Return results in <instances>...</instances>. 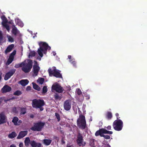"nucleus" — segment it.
I'll use <instances>...</instances> for the list:
<instances>
[{
	"label": "nucleus",
	"instance_id": "32",
	"mask_svg": "<svg viewBox=\"0 0 147 147\" xmlns=\"http://www.w3.org/2000/svg\"><path fill=\"white\" fill-rule=\"evenodd\" d=\"M103 133L104 134H112L113 132L112 131H108L105 129L103 128Z\"/></svg>",
	"mask_w": 147,
	"mask_h": 147
},
{
	"label": "nucleus",
	"instance_id": "58",
	"mask_svg": "<svg viewBox=\"0 0 147 147\" xmlns=\"http://www.w3.org/2000/svg\"><path fill=\"white\" fill-rule=\"evenodd\" d=\"M14 98H15L14 97H13L11 98H9V99H10V100H11L13 99Z\"/></svg>",
	"mask_w": 147,
	"mask_h": 147
},
{
	"label": "nucleus",
	"instance_id": "43",
	"mask_svg": "<svg viewBox=\"0 0 147 147\" xmlns=\"http://www.w3.org/2000/svg\"><path fill=\"white\" fill-rule=\"evenodd\" d=\"M23 63V62H22V63H21L20 64L16 65H15V66L14 67L16 68H18L19 67H22V64Z\"/></svg>",
	"mask_w": 147,
	"mask_h": 147
},
{
	"label": "nucleus",
	"instance_id": "49",
	"mask_svg": "<svg viewBox=\"0 0 147 147\" xmlns=\"http://www.w3.org/2000/svg\"><path fill=\"white\" fill-rule=\"evenodd\" d=\"M111 126L110 125H109L107 127V129L109 130L111 129Z\"/></svg>",
	"mask_w": 147,
	"mask_h": 147
},
{
	"label": "nucleus",
	"instance_id": "2",
	"mask_svg": "<svg viewBox=\"0 0 147 147\" xmlns=\"http://www.w3.org/2000/svg\"><path fill=\"white\" fill-rule=\"evenodd\" d=\"M32 104L33 108L39 109L40 111H42L44 109L43 106L45 105V104L43 100L34 99L32 100Z\"/></svg>",
	"mask_w": 147,
	"mask_h": 147
},
{
	"label": "nucleus",
	"instance_id": "39",
	"mask_svg": "<svg viewBox=\"0 0 147 147\" xmlns=\"http://www.w3.org/2000/svg\"><path fill=\"white\" fill-rule=\"evenodd\" d=\"M55 116L57 119L58 121H59L60 120V117L59 115L57 113H55Z\"/></svg>",
	"mask_w": 147,
	"mask_h": 147
},
{
	"label": "nucleus",
	"instance_id": "5",
	"mask_svg": "<svg viewBox=\"0 0 147 147\" xmlns=\"http://www.w3.org/2000/svg\"><path fill=\"white\" fill-rule=\"evenodd\" d=\"M113 126L116 131H119L121 130L123 127V123L121 119L116 120L113 123Z\"/></svg>",
	"mask_w": 147,
	"mask_h": 147
},
{
	"label": "nucleus",
	"instance_id": "31",
	"mask_svg": "<svg viewBox=\"0 0 147 147\" xmlns=\"http://www.w3.org/2000/svg\"><path fill=\"white\" fill-rule=\"evenodd\" d=\"M2 24L3 26H4L6 29L9 30V25L6 23V22H2Z\"/></svg>",
	"mask_w": 147,
	"mask_h": 147
},
{
	"label": "nucleus",
	"instance_id": "33",
	"mask_svg": "<svg viewBox=\"0 0 147 147\" xmlns=\"http://www.w3.org/2000/svg\"><path fill=\"white\" fill-rule=\"evenodd\" d=\"M44 80V79L43 78H38V81L40 84H42L43 83Z\"/></svg>",
	"mask_w": 147,
	"mask_h": 147
},
{
	"label": "nucleus",
	"instance_id": "22",
	"mask_svg": "<svg viewBox=\"0 0 147 147\" xmlns=\"http://www.w3.org/2000/svg\"><path fill=\"white\" fill-rule=\"evenodd\" d=\"M31 141L29 137H26L24 140L25 145L26 146H28L29 145V144H30Z\"/></svg>",
	"mask_w": 147,
	"mask_h": 147
},
{
	"label": "nucleus",
	"instance_id": "1",
	"mask_svg": "<svg viewBox=\"0 0 147 147\" xmlns=\"http://www.w3.org/2000/svg\"><path fill=\"white\" fill-rule=\"evenodd\" d=\"M39 45L40 47L38 50L37 52L38 54L42 57L43 56L42 53L46 54L47 50H50L51 48L46 42H40L39 43Z\"/></svg>",
	"mask_w": 147,
	"mask_h": 147
},
{
	"label": "nucleus",
	"instance_id": "26",
	"mask_svg": "<svg viewBox=\"0 0 147 147\" xmlns=\"http://www.w3.org/2000/svg\"><path fill=\"white\" fill-rule=\"evenodd\" d=\"M18 118L17 117H13L12 122L14 123L15 125H17L18 124L17 122L18 121Z\"/></svg>",
	"mask_w": 147,
	"mask_h": 147
},
{
	"label": "nucleus",
	"instance_id": "20",
	"mask_svg": "<svg viewBox=\"0 0 147 147\" xmlns=\"http://www.w3.org/2000/svg\"><path fill=\"white\" fill-rule=\"evenodd\" d=\"M14 47V45L11 44L9 46L5 51V53H7L11 51Z\"/></svg>",
	"mask_w": 147,
	"mask_h": 147
},
{
	"label": "nucleus",
	"instance_id": "57",
	"mask_svg": "<svg viewBox=\"0 0 147 147\" xmlns=\"http://www.w3.org/2000/svg\"><path fill=\"white\" fill-rule=\"evenodd\" d=\"M2 79L1 74H0V81Z\"/></svg>",
	"mask_w": 147,
	"mask_h": 147
},
{
	"label": "nucleus",
	"instance_id": "60",
	"mask_svg": "<svg viewBox=\"0 0 147 147\" xmlns=\"http://www.w3.org/2000/svg\"><path fill=\"white\" fill-rule=\"evenodd\" d=\"M2 18H3L4 19H5L6 20H7V18L5 16H3V17H2Z\"/></svg>",
	"mask_w": 147,
	"mask_h": 147
},
{
	"label": "nucleus",
	"instance_id": "24",
	"mask_svg": "<svg viewBox=\"0 0 147 147\" xmlns=\"http://www.w3.org/2000/svg\"><path fill=\"white\" fill-rule=\"evenodd\" d=\"M16 136L17 134L16 132L13 131L8 135V137L10 138H13L16 137Z\"/></svg>",
	"mask_w": 147,
	"mask_h": 147
},
{
	"label": "nucleus",
	"instance_id": "55",
	"mask_svg": "<svg viewBox=\"0 0 147 147\" xmlns=\"http://www.w3.org/2000/svg\"><path fill=\"white\" fill-rule=\"evenodd\" d=\"M10 147H15V146L14 145L12 144L10 146Z\"/></svg>",
	"mask_w": 147,
	"mask_h": 147
},
{
	"label": "nucleus",
	"instance_id": "53",
	"mask_svg": "<svg viewBox=\"0 0 147 147\" xmlns=\"http://www.w3.org/2000/svg\"><path fill=\"white\" fill-rule=\"evenodd\" d=\"M38 146H41L42 145L40 143H37Z\"/></svg>",
	"mask_w": 147,
	"mask_h": 147
},
{
	"label": "nucleus",
	"instance_id": "15",
	"mask_svg": "<svg viewBox=\"0 0 147 147\" xmlns=\"http://www.w3.org/2000/svg\"><path fill=\"white\" fill-rule=\"evenodd\" d=\"M27 131H21L20 132L17 138V139H20L25 136L27 134Z\"/></svg>",
	"mask_w": 147,
	"mask_h": 147
},
{
	"label": "nucleus",
	"instance_id": "14",
	"mask_svg": "<svg viewBox=\"0 0 147 147\" xmlns=\"http://www.w3.org/2000/svg\"><path fill=\"white\" fill-rule=\"evenodd\" d=\"M11 90V88L7 85H5L1 89L2 92L3 93L10 92Z\"/></svg>",
	"mask_w": 147,
	"mask_h": 147
},
{
	"label": "nucleus",
	"instance_id": "19",
	"mask_svg": "<svg viewBox=\"0 0 147 147\" xmlns=\"http://www.w3.org/2000/svg\"><path fill=\"white\" fill-rule=\"evenodd\" d=\"M55 99L56 100H60L62 98V95L58 93H56L54 95Z\"/></svg>",
	"mask_w": 147,
	"mask_h": 147
},
{
	"label": "nucleus",
	"instance_id": "44",
	"mask_svg": "<svg viewBox=\"0 0 147 147\" xmlns=\"http://www.w3.org/2000/svg\"><path fill=\"white\" fill-rule=\"evenodd\" d=\"M31 87L30 86H27L26 88V90L27 91H29L31 90Z\"/></svg>",
	"mask_w": 147,
	"mask_h": 147
},
{
	"label": "nucleus",
	"instance_id": "47",
	"mask_svg": "<svg viewBox=\"0 0 147 147\" xmlns=\"http://www.w3.org/2000/svg\"><path fill=\"white\" fill-rule=\"evenodd\" d=\"M61 142L62 144H65V142L64 141L63 138H62L61 139Z\"/></svg>",
	"mask_w": 147,
	"mask_h": 147
},
{
	"label": "nucleus",
	"instance_id": "56",
	"mask_svg": "<svg viewBox=\"0 0 147 147\" xmlns=\"http://www.w3.org/2000/svg\"><path fill=\"white\" fill-rule=\"evenodd\" d=\"M53 55H54V56H55L56 54V53L55 52H53Z\"/></svg>",
	"mask_w": 147,
	"mask_h": 147
},
{
	"label": "nucleus",
	"instance_id": "23",
	"mask_svg": "<svg viewBox=\"0 0 147 147\" xmlns=\"http://www.w3.org/2000/svg\"><path fill=\"white\" fill-rule=\"evenodd\" d=\"M52 140L50 139H44L43 140V143L45 145L48 146L51 143Z\"/></svg>",
	"mask_w": 147,
	"mask_h": 147
},
{
	"label": "nucleus",
	"instance_id": "37",
	"mask_svg": "<svg viewBox=\"0 0 147 147\" xmlns=\"http://www.w3.org/2000/svg\"><path fill=\"white\" fill-rule=\"evenodd\" d=\"M3 36L1 31H0V44L3 40Z\"/></svg>",
	"mask_w": 147,
	"mask_h": 147
},
{
	"label": "nucleus",
	"instance_id": "6",
	"mask_svg": "<svg viewBox=\"0 0 147 147\" xmlns=\"http://www.w3.org/2000/svg\"><path fill=\"white\" fill-rule=\"evenodd\" d=\"M53 69H52L51 68H49L48 70V71L50 76H53L57 78H62V75L59 72L58 70L56 69L55 67H53Z\"/></svg>",
	"mask_w": 147,
	"mask_h": 147
},
{
	"label": "nucleus",
	"instance_id": "30",
	"mask_svg": "<svg viewBox=\"0 0 147 147\" xmlns=\"http://www.w3.org/2000/svg\"><path fill=\"white\" fill-rule=\"evenodd\" d=\"M69 61L73 65L74 67H77L76 63L74 59L73 58L72 59L69 60Z\"/></svg>",
	"mask_w": 147,
	"mask_h": 147
},
{
	"label": "nucleus",
	"instance_id": "42",
	"mask_svg": "<svg viewBox=\"0 0 147 147\" xmlns=\"http://www.w3.org/2000/svg\"><path fill=\"white\" fill-rule=\"evenodd\" d=\"M102 137L104 138L105 139H109L110 138L109 136L108 135H105L104 134H103Z\"/></svg>",
	"mask_w": 147,
	"mask_h": 147
},
{
	"label": "nucleus",
	"instance_id": "41",
	"mask_svg": "<svg viewBox=\"0 0 147 147\" xmlns=\"http://www.w3.org/2000/svg\"><path fill=\"white\" fill-rule=\"evenodd\" d=\"M8 41L10 42H14V39L13 38H12L10 36H8Z\"/></svg>",
	"mask_w": 147,
	"mask_h": 147
},
{
	"label": "nucleus",
	"instance_id": "21",
	"mask_svg": "<svg viewBox=\"0 0 147 147\" xmlns=\"http://www.w3.org/2000/svg\"><path fill=\"white\" fill-rule=\"evenodd\" d=\"M112 117V115L110 112H107L105 115V117L108 120H110Z\"/></svg>",
	"mask_w": 147,
	"mask_h": 147
},
{
	"label": "nucleus",
	"instance_id": "11",
	"mask_svg": "<svg viewBox=\"0 0 147 147\" xmlns=\"http://www.w3.org/2000/svg\"><path fill=\"white\" fill-rule=\"evenodd\" d=\"M16 69H12L9 72L6 73L4 79L5 80H7L15 73Z\"/></svg>",
	"mask_w": 147,
	"mask_h": 147
},
{
	"label": "nucleus",
	"instance_id": "54",
	"mask_svg": "<svg viewBox=\"0 0 147 147\" xmlns=\"http://www.w3.org/2000/svg\"><path fill=\"white\" fill-rule=\"evenodd\" d=\"M10 100V99H5L4 100V101L5 102H7V101H9Z\"/></svg>",
	"mask_w": 147,
	"mask_h": 147
},
{
	"label": "nucleus",
	"instance_id": "29",
	"mask_svg": "<svg viewBox=\"0 0 147 147\" xmlns=\"http://www.w3.org/2000/svg\"><path fill=\"white\" fill-rule=\"evenodd\" d=\"M14 58L9 56V58L7 60L6 65H8L10 64L12 62Z\"/></svg>",
	"mask_w": 147,
	"mask_h": 147
},
{
	"label": "nucleus",
	"instance_id": "36",
	"mask_svg": "<svg viewBox=\"0 0 147 147\" xmlns=\"http://www.w3.org/2000/svg\"><path fill=\"white\" fill-rule=\"evenodd\" d=\"M42 93L45 94L47 91V89L46 86H44L42 88Z\"/></svg>",
	"mask_w": 147,
	"mask_h": 147
},
{
	"label": "nucleus",
	"instance_id": "28",
	"mask_svg": "<svg viewBox=\"0 0 147 147\" xmlns=\"http://www.w3.org/2000/svg\"><path fill=\"white\" fill-rule=\"evenodd\" d=\"M20 112L21 115L25 114L26 112V108L24 107L21 108Z\"/></svg>",
	"mask_w": 147,
	"mask_h": 147
},
{
	"label": "nucleus",
	"instance_id": "10",
	"mask_svg": "<svg viewBox=\"0 0 147 147\" xmlns=\"http://www.w3.org/2000/svg\"><path fill=\"white\" fill-rule=\"evenodd\" d=\"M52 88L53 90L59 93H62L64 90L63 88L58 84L53 85Z\"/></svg>",
	"mask_w": 147,
	"mask_h": 147
},
{
	"label": "nucleus",
	"instance_id": "38",
	"mask_svg": "<svg viewBox=\"0 0 147 147\" xmlns=\"http://www.w3.org/2000/svg\"><path fill=\"white\" fill-rule=\"evenodd\" d=\"M16 51L14 50L13 51V52L11 53L9 56L13 58H14V56L16 55Z\"/></svg>",
	"mask_w": 147,
	"mask_h": 147
},
{
	"label": "nucleus",
	"instance_id": "45",
	"mask_svg": "<svg viewBox=\"0 0 147 147\" xmlns=\"http://www.w3.org/2000/svg\"><path fill=\"white\" fill-rule=\"evenodd\" d=\"M115 116L117 117V120L119 119L120 118V117H119V114L117 113H116L115 114Z\"/></svg>",
	"mask_w": 147,
	"mask_h": 147
},
{
	"label": "nucleus",
	"instance_id": "16",
	"mask_svg": "<svg viewBox=\"0 0 147 147\" xmlns=\"http://www.w3.org/2000/svg\"><path fill=\"white\" fill-rule=\"evenodd\" d=\"M11 32L14 36H16L20 33L19 31L17 29L14 25L13 26Z\"/></svg>",
	"mask_w": 147,
	"mask_h": 147
},
{
	"label": "nucleus",
	"instance_id": "3",
	"mask_svg": "<svg viewBox=\"0 0 147 147\" xmlns=\"http://www.w3.org/2000/svg\"><path fill=\"white\" fill-rule=\"evenodd\" d=\"M77 124L79 128L82 130L85 129L86 127L85 116L82 114L80 115L77 120Z\"/></svg>",
	"mask_w": 147,
	"mask_h": 147
},
{
	"label": "nucleus",
	"instance_id": "8",
	"mask_svg": "<svg viewBox=\"0 0 147 147\" xmlns=\"http://www.w3.org/2000/svg\"><path fill=\"white\" fill-rule=\"evenodd\" d=\"M77 139L76 140L77 143L80 146H84L86 144V142H83L84 139L82 134L80 133H78L77 136Z\"/></svg>",
	"mask_w": 147,
	"mask_h": 147
},
{
	"label": "nucleus",
	"instance_id": "12",
	"mask_svg": "<svg viewBox=\"0 0 147 147\" xmlns=\"http://www.w3.org/2000/svg\"><path fill=\"white\" fill-rule=\"evenodd\" d=\"M7 118L5 115L4 112H2L0 113V125L5 123L6 122Z\"/></svg>",
	"mask_w": 147,
	"mask_h": 147
},
{
	"label": "nucleus",
	"instance_id": "9",
	"mask_svg": "<svg viewBox=\"0 0 147 147\" xmlns=\"http://www.w3.org/2000/svg\"><path fill=\"white\" fill-rule=\"evenodd\" d=\"M34 64L33 66V74L32 76H36L38 74V72L40 70V67L39 66L38 64L36 61H34Z\"/></svg>",
	"mask_w": 147,
	"mask_h": 147
},
{
	"label": "nucleus",
	"instance_id": "50",
	"mask_svg": "<svg viewBox=\"0 0 147 147\" xmlns=\"http://www.w3.org/2000/svg\"><path fill=\"white\" fill-rule=\"evenodd\" d=\"M86 97L87 100H89L90 98V96L89 95H87L86 96Z\"/></svg>",
	"mask_w": 147,
	"mask_h": 147
},
{
	"label": "nucleus",
	"instance_id": "35",
	"mask_svg": "<svg viewBox=\"0 0 147 147\" xmlns=\"http://www.w3.org/2000/svg\"><path fill=\"white\" fill-rule=\"evenodd\" d=\"M35 55V52L34 51H32L30 52L29 55V57L30 58V57H34Z\"/></svg>",
	"mask_w": 147,
	"mask_h": 147
},
{
	"label": "nucleus",
	"instance_id": "40",
	"mask_svg": "<svg viewBox=\"0 0 147 147\" xmlns=\"http://www.w3.org/2000/svg\"><path fill=\"white\" fill-rule=\"evenodd\" d=\"M76 92L77 94L79 95H80L82 94V91L80 88L77 89Z\"/></svg>",
	"mask_w": 147,
	"mask_h": 147
},
{
	"label": "nucleus",
	"instance_id": "7",
	"mask_svg": "<svg viewBox=\"0 0 147 147\" xmlns=\"http://www.w3.org/2000/svg\"><path fill=\"white\" fill-rule=\"evenodd\" d=\"M45 125V123L41 121L34 123L33 126L30 129L34 131H40L42 130Z\"/></svg>",
	"mask_w": 147,
	"mask_h": 147
},
{
	"label": "nucleus",
	"instance_id": "25",
	"mask_svg": "<svg viewBox=\"0 0 147 147\" xmlns=\"http://www.w3.org/2000/svg\"><path fill=\"white\" fill-rule=\"evenodd\" d=\"M32 84L33 85V88L34 89L38 91H39L40 90V88L34 82H32Z\"/></svg>",
	"mask_w": 147,
	"mask_h": 147
},
{
	"label": "nucleus",
	"instance_id": "51",
	"mask_svg": "<svg viewBox=\"0 0 147 147\" xmlns=\"http://www.w3.org/2000/svg\"><path fill=\"white\" fill-rule=\"evenodd\" d=\"M23 144L22 143H20L19 144V147H23Z\"/></svg>",
	"mask_w": 147,
	"mask_h": 147
},
{
	"label": "nucleus",
	"instance_id": "52",
	"mask_svg": "<svg viewBox=\"0 0 147 147\" xmlns=\"http://www.w3.org/2000/svg\"><path fill=\"white\" fill-rule=\"evenodd\" d=\"M68 58L69 59V60L72 59H71V56L70 55H69L68 56Z\"/></svg>",
	"mask_w": 147,
	"mask_h": 147
},
{
	"label": "nucleus",
	"instance_id": "34",
	"mask_svg": "<svg viewBox=\"0 0 147 147\" xmlns=\"http://www.w3.org/2000/svg\"><path fill=\"white\" fill-rule=\"evenodd\" d=\"M22 94V92L21 91L18 90L16 91L13 93V95H14L19 96Z\"/></svg>",
	"mask_w": 147,
	"mask_h": 147
},
{
	"label": "nucleus",
	"instance_id": "61",
	"mask_svg": "<svg viewBox=\"0 0 147 147\" xmlns=\"http://www.w3.org/2000/svg\"><path fill=\"white\" fill-rule=\"evenodd\" d=\"M82 98H83V96H82Z\"/></svg>",
	"mask_w": 147,
	"mask_h": 147
},
{
	"label": "nucleus",
	"instance_id": "17",
	"mask_svg": "<svg viewBox=\"0 0 147 147\" xmlns=\"http://www.w3.org/2000/svg\"><path fill=\"white\" fill-rule=\"evenodd\" d=\"M103 134V128H101L96 131L95 133V135L96 136H100V137H102Z\"/></svg>",
	"mask_w": 147,
	"mask_h": 147
},
{
	"label": "nucleus",
	"instance_id": "4",
	"mask_svg": "<svg viewBox=\"0 0 147 147\" xmlns=\"http://www.w3.org/2000/svg\"><path fill=\"white\" fill-rule=\"evenodd\" d=\"M27 61V63L25 64L23 63V66L22 68V70L25 73L29 72L31 71L32 67V60L28 59Z\"/></svg>",
	"mask_w": 147,
	"mask_h": 147
},
{
	"label": "nucleus",
	"instance_id": "27",
	"mask_svg": "<svg viewBox=\"0 0 147 147\" xmlns=\"http://www.w3.org/2000/svg\"><path fill=\"white\" fill-rule=\"evenodd\" d=\"M30 144L32 147H37L38 146L37 143L34 140L31 141Z\"/></svg>",
	"mask_w": 147,
	"mask_h": 147
},
{
	"label": "nucleus",
	"instance_id": "48",
	"mask_svg": "<svg viewBox=\"0 0 147 147\" xmlns=\"http://www.w3.org/2000/svg\"><path fill=\"white\" fill-rule=\"evenodd\" d=\"M3 100V98L2 97H0V105L1 104V103H2Z\"/></svg>",
	"mask_w": 147,
	"mask_h": 147
},
{
	"label": "nucleus",
	"instance_id": "18",
	"mask_svg": "<svg viewBox=\"0 0 147 147\" xmlns=\"http://www.w3.org/2000/svg\"><path fill=\"white\" fill-rule=\"evenodd\" d=\"M29 82V81L27 79H23L19 81V83L22 86H24L27 85Z\"/></svg>",
	"mask_w": 147,
	"mask_h": 147
},
{
	"label": "nucleus",
	"instance_id": "62",
	"mask_svg": "<svg viewBox=\"0 0 147 147\" xmlns=\"http://www.w3.org/2000/svg\"><path fill=\"white\" fill-rule=\"evenodd\" d=\"M40 60H41V58H40Z\"/></svg>",
	"mask_w": 147,
	"mask_h": 147
},
{
	"label": "nucleus",
	"instance_id": "46",
	"mask_svg": "<svg viewBox=\"0 0 147 147\" xmlns=\"http://www.w3.org/2000/svg\"><path fill=\"white\" fill-rule=\"evenodd\" d=\"M66 147H74V146L73 144L70 145V144H67Z\"/></svg>",
	"mask_w": 147,
	"mask_h": 147
},
{
	"label": "nucleus",
	"instance_id": "59",
	"mask_svg": "<svg viewBox=\"0 0 147 147\" xmlns=\"http://www.w3.org/2000/svg\"><path fill=\"white\" fill-rule=\"evenodd\" d=\"M34 117V116L33 115H31L30 116V117L31 118H33Z\"/></svg>",
	"mask_w": 147,
	"mask_h": 147
},
{
	"label": "nucleus",
	"instance_id": "13",
	"mask_svg": "<svg viewBox=\"0 0 147 147\" xmlns=\"http://www.w3.org/2000/svg\"><path fill=\"white\" fill-rule=\"evenodd\" d=\"M64 109L67 111L70 110L71 107V103L70 100H65L64 103Z\"/></svg>",
	"mask_w": 147,
	"mask_h": 147
}]
</instances>
